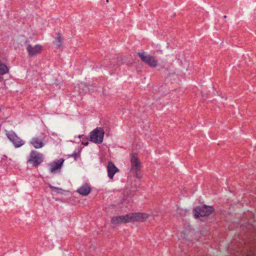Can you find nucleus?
<instances>
[{
  "label": "nucleus",
  "mask_w": 256,
  "mask_h": 256,
  "mask_svg": "<svg viewBox=\"0 0 256 256\" xmlns=\"http://www.w3.org/2000/svg\"><path fill=\"white\" fill-rule=\"evenodd\" d=\"M190 61L182 54L176 55L175 59L164 68L166 72L170 75H178L185 73L190 69Z\"/></svg>",
  "instance_id": "1"
},
{
  "label": "nucleus",
  "mask_w": 256,
  "mask_h": 256,
  "mask_svg": "<svg viewBox=\"0 0 256 256\" xmlns=\"http://www.w3.org/2000/svg\"><path fill=\"white\" fill-rule=\"evenodd\" d=\"M214 211V209L212 206L202 205L196 207L193 210V214L194 218H198L200 217L208 216Z\"/></svg>",
  "instance_id": "2"
},
{
  "label": "nucleus",
  "mask_w": 256,
  "mask_h": 256,
  "mask_svg": "<svg viewBox=\"0 0 256 256\" xmlns=\"http://www.w3.org/2000/svg\"><path fill=\"white\" fill-rule=\"evenodd\" d=\"M138 55L142 60L152 68H156L158 64V62L154 56L148 54L146 52H138Z\"/></svg>",
  "instance_id": "3"
},
{
  "label": "nucleus",
  "mask_w": 256,
  "mask_h": 256,
  "mask_svg": "<svg viewBox=\"0 0 256 256\" xmlns=\"http://www.w3.org/2000/svg\"><path fill=\"white\" fill-rule=\"evenodd\" d=\"M200 93L203 98H212L216 96V90L212 83L204 86Z\"/></svg>",
  "instance_id": "4"
},
{
  "label": "nucleus",
  "mask_w": 256,
  "mask_h": 256,
  "mask_svg": "<svg viewBox=\"0 0 256 256\" xmlns=\"http://www.w3.org/2000/svg\"><path fill=\"white\" fill-rule=\"evenodd\" d=\"M6 135L14 146L18 148L24 144V141L19 137L14 132L6 131Z\"/></svg>",
  "instance_id": "5"
},
{
  "label": "nucleus",
  "mask_w": 256,
  "mask_h": 256,
  "mask_svg": "<svg viewBox=\"0 0 256 256\" xmlns=\"http://www.w3.org/2000/svg\"><path fill=\"white\" fill-rule=\"evenodd\" d=\"M129 222H144L148 217V214L144 212L128 214Z\"/></svg>",
  "instance_id": "6"
},
{
  "label": "nucleus",
  "mask_w": 256,
  "mask_h": 256,
  "mask_svg": "<svg viewBox=\"0 0 256 256\" xmlns=\"http://www.w3.org/2000/svg\"><path fill=\"white\" fill-rule=\"evenodd\" d=\"M104 136V130L101 128H97L90 133V140L96 143H100L102 142Z\"/></svg>",
  "instance_id": "7"
},
{
  "label": "nucleus",
  "mask_w": 256,
  "mask_h": 256,
  "mask_svg": "<svg viewBox=\"0 0 256 256\" xmlns=\"http://www.w3.org/2000/svg\"><path fill=\"white\" fill-rule=\"evenodd\" d=\"M42 155L36 152L32 151L30 152L28 162L34 166H37L42 162Z\"/></svg>",
  "instance_id": "8"
},
{
  "label": "nucleus",
  "mask_w": 256,
  "mask_h": 256,
  "mask_svg": "<svg viewBox=\"0 0 256 256\" xmlns=\"http://www.w3.org/2000/svg\"><path fill=\"white\" fill-rule=\"evenodd\" d=\"M64 162V160L61 158L54 161L49 165V170L51 172L55 173L60 170L62 165Z\"/></svg>",
  "instance_id": "9"
},
{
  "label": "nucleus",
  "mask_w": 256,
  "mask_h": 256,
  "mask_svg": "<svg viewBox=\"0 0 256 256\" xmlns=\"http://www.w3.org/2000/svg\"><path fill=\"white\" fill-rule=\"evenodd\" d=\"M30 143L35 148H40L44 146V138L40 136L34 137Z\"/></svg>",
  "instance_id": "10"
},
{
  "label": "nucleus",
  "mask_w": 256,
  "mask_h": 256,
  "mask_svg": "<svg viewBox=\"0 0 256 256\" xmlns=\"http://www.w3.org/2000/svg\"><path fill=\"white\" fill-rule=\"evenodd\" d=\"M111 221L114 225L119 224L122 223L130 222L128 214L112 217Z\"/></svg>",
  "instance_id": "11"
},
{
  "label": "nucleus",
  "mask_w": 256,
  "mask_h": 256,
  "mask_svg": "<svg viewBox=\"0 0 256 256\" xmlns=\"http://www.w3.org/2000/svg\"><path fill=\"white\" fill-rule=\"evenodd\" d=\"M26 50L28 52V54L32 56L36 54H40L42 50V46L40 44L36 45H28Z\"/></svg>",
  "instance_id": "12"
},
{
  "label": "nucleus",
  "mask_w": 256,
  "mask_h": 256,
  "mask_svg": "<svg viewBox=\"0 0 256 256\" xmlns=\"http://www.w3.org/2000/svg\"><path fill=\"white\" fill-rule=\"evenodd\" d=\"M107 171L108 176L112 179L116 172L118 171V169L116 167L114 164L112 162H108L107 166Z\"/></svg>",
  "instance_id": "13"
},
{
  "label": "nucleus",
  "mask_w": 256,
  "mask_h": 256,
  "mask_svg": "<svg viewBox=\"0 0 256 256\" xmlns=\"http://www.w3.org/2000/svg\"><path fill=\"white\" fill-rule=\"evenodd\" d=\"M91 190L92 188L90 186L87 184H84L78 188L76 192L82 196H87Z\"/></svg>",
  "instance_id": "14"
},
{
  "label": "nucleus",
  "mask_w": 256,
  "mask_h": 256,
  "mask_svg": "<svg viewBox=\"0 0 256 256\" xmlns=\"http://www.w3.org/2000/svg\"><path fill=\"white\" fill-rule=\"evenodd\" d=\"M132 168L135 172H138L141 166V163L136 156H132L131 158Z\"/></svg>",
  "instance_id": "15"
},
{
  "label": "nucleus",
  "mask_w": 256,
  "mask_h": 256,
  "mask_svg": "<svg viewBox=\"0 0 256 256\" xmlns=\"http://www.w3.org/2000/svg\"><path fill=\"white\" fill-rule=\"evenodd\" d=\"M8 72V68L4 64L0 62V74H4Z\"/></svg>",
  "instance_id": "16"
},
{
  "label": "nucleus",
  "mask_w": 256,
  "mask_h": 256,
  "mask_svg": "<svg viewBox=\"0 0 256 256\" xmlns=\"http://www.w3.org/2000/svg\"><path fill=\"white\" fill-rule=\"evenodd\" d=\"M54 44L58 47H59L62 45V38L60 36H58L56 40L54 42Z\"/></svg>",
  "instance_id": "17"
},
{
  "label": "nucleus",
  "mask_w": 256,
  "mask_h": 256,
  "mask_svg": "<svg viewBox=\"0 0 256 256\" xmlns=\"http://www.w3.org/2000/svg\"><path fill=\"white\" fill-rule=\"evenodd\" d=\"M80 156L79 153H74L72 155V156L74 158L75 160H76L77 158Z\"/></svg>",
  "instance_id": "18"
}]
</instances>
